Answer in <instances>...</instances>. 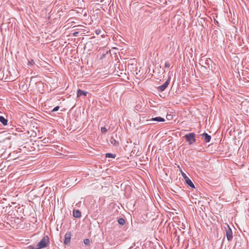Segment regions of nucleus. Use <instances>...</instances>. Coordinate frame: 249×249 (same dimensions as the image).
Here are the masks:
<instances>
[{"instance_id":"nucleus-1","label":"nucleus","mask_w":249,"mask_h":249,"mask_svg":"<svg viewBox=\"0 0 249 249\" xmlns=\"http://www.w3.org/2000/svg\"><path fill=\"white\" fill-rule=\"evenodd\" d=\"M49 237L47 235L45 236L40 241L38 242L36 246V249H41L46 248L49 246Z\"/></svg>"},{"instance_id":"nucleus-2","label":"nucleus","mask_w":249,"mask_h":249,"mask_svg":"<svg viewBox=\"0 0 249 249\" xmlns=\"http://www.w3.org/2000/svg\"><path fill=\"white\" fill-rule=\"evenodd\" d=\"M184 138L190 144H192L196 142L195 134L194 133L186 134Z\"/></svg>"},{"instance_id":"nucleus-3","label":"nucleus","mask_w":249,"mask_h":249,"mask_svg":"<svg viewBox=\"0 0 249 249\" xmlns=\"http://www.w3.org/2000/svg\"><path fill=\"white\" fill-rule=\"evenodd\" d=\"M226 232V237L229 241L232 239V231L228 225H227V228H225Z\"/></svg>"},{"instance_id":"nucleus-4","label":"nucleus","mask_w":249,"mask_h":249,"mask_svg":"<svg viewBox=\"0 0 249 249\" xmlns=\"http://www.w3.org/2000/svg\"><path fill=\"white\" fill-rule=\"evenodd\" d=\"M170 81V78L169 77L168 79L162 85L157 88L158 91L162 92L165 90V89L168 86Z\"/></svg>"},{"instance_id":"nucleus-5","label":"nucleus","mask_w":249,"mask_h":249,"mask_svg":"<svg viewBox=\"0 0 249 249\" xmlns=\"http://www.w3.org/2000/svg\"><path fill=\"white\" fill-rule=\"evenodd\" d=\"M71 231H68L65 235V240L64 244L65 245H68L71 242Z\"/></svg>"},{"instance_id":"nucleus-6","label":"nucleus","mask_w":249,"mask_h":249,"mask_svg":"<svg viewBox=\"0 0 249 249\" xmlns=\"http://www.w3.org/2000/svg\"><path fill=\"white\" fill-rule=\"evenodd\" d=\"M11 157H7L5 159L4 158L3 159L5 160L6 161H10L11 160H13L14 161L15 163H18L19 160L21 161L23 160V159H22L23 157H18L17 158L13 159H11Z\"/></svg>"},{"instance_id":"nucleus-7","label":"nucleus","mask_w":249,"mask_h":249,"mask_svg":"<svg viewBox=\"0 0 249 249\" xmlns=\"http://www.w3.org/2000/svg\"><path fill=\"white\" fill-rule=\"evenodd\" d=\"M202 138L204 139L205 142H209L211 139V136L206 133H204L202 134Z\"/></svg>"},{"instance_id":"nucleus-8","label":"nucleus","mask_w":249,"mask_h":249,"mask_svg":"<svg viewBox=\"0 0 249 249\" xmlns=\"http://www.w3.org/2000/svg\"><path fill=\"white\" fill-rule=\"evenodd\" d=\"M185 181L186 183L188 186H189L190 187H191L192 188H195L194 184H193V183L192 182L191 180L188 177L185 178Z\"/></svg>"},{"instance_id":"nucleus-9","label":"nucleus","mask_w":249,"mask_h":249,"mask_svg":"<svg viewBox=\"0 0 249 249\" xmlns=\"http://www.w3.org/2000/svg\"><path fill=\"white\" fill-rule=\"evenodd\" d=\"M88 93V92L79 89L77 90V97H80L82 95H84L85 96H86Z\"/></svg>"},{"instance_id":"nucleus-10","label":"nucleus","mask_w":249,"mask_h":249,"mask_svg":"<svg viewBox=\"0 0 249 249\" xmlns=\"http://www.w3.org/2000/svg\"><path fill=\"white\" fill-rule=\"evenodd\" d=\"M73 216L75 218H79L81 216V212L79 210H75L73 211Z\"/></svg>"},{"instance_id":"nucleus-11","label":"nucleus","mask_w":249,"mask_h":249,"mask_svg":"<svg viewBox=\"0 0 249 249\" xmlns=\"http://www.w3.org/2000/svg\"><path fill=\"white\" fill-rule=\"evenodd\" d=\"M210 61H211V59H210V58L207 59L205 61L204 65H202V67H203L205 69L209 68H210V64H209Z\"/></svg>"},{"instance_id":"nucleus-12","label":"nucleus","mask_w":249,"mask_h":249,"mask_svg":"<svg viewBox=\"0 0 249 249\" xmlns=\"http://www.w3.org/2000/svg\"><path fill=\"white\" fill-rule=\"evenodd\" d=\"M149 121H158V122H164L165 119L164 118H162L160 117H157L155 118H152L151 120H149Z\"/></svg>"},{"instance_id":"nucleus-13","label":"nucleus","mask_w":249,"mask_h":249,"mask_svg":"<svg viewBox=\"0 0 249 249\" xmlns=\"http://www.w3.org/2000/svg\"><path fill=\"white\" fill-rule=\"evenodd\" d=\"M8 120L3 116H0V122L4 125L7 124Z\"/></svg>"},{"instance_id":"nucleus-14","label":"nucleus","mask_w":249,"mask_h":249,"mask_svg":"<svg viewBox=\"0 0 249 249\" xmlns=\"http://www.w3.org/2000/svg\"><path fill=\"white\" fill-rule=\"evenodd\" d=\"M110 142L113 144V145H117L118 144V142L116 141L115 139L113 138H111L110 139Z\"/></svg>"},{"instance_id":"nucleus-15","label":"nucleus","mask_w":249,"mask_h":249,"mask_svg":"<svg viewBox=\"0 0 249 249\" xmlns=\"http://www.w3.org/2000/svg\"><path fill=\"white\" fill-rule=\"evenodd\" d=\"M118 223L121 225H124L125 223V220L123 218H120L118 220Z\"/></svg>"},{"instance_id":"nucleus-16","label":"nucleus","mask_w":249,"mask_h":249,"mask_svg":"<svg viewBox=\"0 0 249 249\" xmlns=\"http://www.w3.org/2000/svg\"><path fill=\"white\" fill-rule=\"evenodd\" d=\"M101 131L102 133H106L107 132V129L105 127H102L101 128Z\"/></svg>"},{"instance_id":"nucleus-17","label":"nucleus","mask_w":249,"mask_h":249,"mask_svg":"<svg viewBox=\"0 0 249 249\" xmlns=\"http://www.w3.org/2000/svg\"><path fill=\"white\" fill-rule=\"evenodd\" d=\"M84 243L86 245H89L90 244V241L89 239H85L84 240Z\"/></svg>"},{"instance_id":"nucleus-18","label":"nucleus","mask_w":249,"mask_h":249,"mask_svg":"<svg viewBox=\"0 0 249 249\" xmlns=\"http://www.w3.org/2000/svg\"><path fill=\"white\" fill-rule=\"evenodd\" d=\"M59 109V107L57 106L53 109V110H52V112L56 111L58 110Z\"/></svg>"},{"instance_id":"nucleus-19","label":"nucleus","mask_w":249,"mask_h":249,"mask_svg":"<svg viewBox=\"0 0 249 249\" xmlns=\"http://www.w3.org/2000/svg\"><path fill=\"white\" fill-rule=\"evenodd\" d=\"M170 66V64L169 62H166L165 63V67L166 68H168Z\"/></svg>"},{"instance_id":"nucleus-20","label":"nucleus","mask_w":249,"mask_h":249,"mask_svg":"<svg viewBox=\"0 0 249 249\" xmlns=\"http://www.w3.org/2000/svg\"><path fill=\"white\" fill-rule=\"evenodd\" d=\"M79 34V32H75L72 34V36H77Z\"/></svg>"},{"instance_id":"nucleus-21","label":"nucleus","mask_w":249,"mask_h":249,"mask_svg":"<svg viewBox=\"0 0 249 249\" xmlns=\"http://www.w3.org/2000/svg\"><path fill=\"white\" fill-rule=\"evenodd\" d=\"M27 249H36V247H34L33 246H28L27 247Z\"/></svg>"},{"instance_id":"nucleus-22","label":"nucleus","mask_w":249,"mask_h":249,"mask_svg":"<svg viewBox=\"0 0 249 249\" xmlns=\"http://www.w3.org/2000/svg\"><path fill=\"white\" fill-rule=\"evenodd\" d=\"M182 177L184 178V179H185V178L188 177L186 176V175L184 173H183V172H182Z\"/></svg>"},{"instance_id":"nucleus-23","label":"nucleus","mask_w":249,"mask_h":249,"mask_svg":"<svg viewBox=\"0 0 249 249\" xmlns=\"http://www.w3.org/2000/svg\"><path fill=\"white\" fill-rule=\"evenodd\" d=\"M105 156H115L111 153H107Z\"/></svg>"},{"instance_id":"nucleus-24","label":"nucleus","mask_w":249,"mask_h":249,"mask_svg":"<svg viewBox=\"0 0 249 249\" xmlns=\"http://www.w3.org/2000/svg\"><path fill=\"white\" fill-rule=\"evenodd\" d=\"M214 23L216 25H218V24H219V23H218V22L217 20H216L215 19H214Z\"/></svg>"},{"instance_id":"nucleus-25","label":"nucleus","mask_w":249,"mask_h":249,"mask_svg":"<svg viewBox=\"0 0 249 249\" xmlns=\"http://www.w3.org/2000/svg\"><path fill=\"white\" fill-rule=\"evenodd\" d=\"M108 158H115V157L112 156V157H107Z\"/></svg>"},{"instance_id":"nucleus-26","label":"nucleus","mask_w":249,"mask_h":249,"mask_svg":"<svg viewBox=\"0 0 249 249\" xmlns=\"http://www.w3.org/2000/svg\"><path fill=\"white\" fill-rule=\"evenodd\" d=\"M43 141H44V143H46V139H44Z\"/></svg>"},{"instance_id":"nucleus-27","label":"nucleus","mask_w":249,"mask_h":249,"mask_svg":"<svg viewBox=\"0 0 249 249\" xmlns=\"http://www.w3.org/2000/svg\"><path fill=\"white\" fill-rule=\"evenodd\" d=\"M43 141H44V143H46V139H44Z\"/></svg>"},{"instance_id":"nucleus-28","label":"nucleus","mask_w":249,"mask_h":249,"mask_svg":"<svg viewBox=\"0 0 249 249\" xmlns=\"http://www.w3.org/2000/svg\"><path fill=\"white\" fill-rule=\"evenodd\" d=\"M43 141H44V143H46V139H44Z\"/></svg>"},{"instance_id":"nucleus-29","label":"nucleus","mask_w":249,"mask_h":249,"mask_svg":"<svg viewBox=\"0 0 249 249\" xmlns=\"http://www.w3.org/2000/svg\"><path fill=\"white\" fill-rule=\"evenodd\" d=\"M99 34V32H97V31H96V34Z\"/></svg>"},{"instance_id":"nucleus-30","label":"nucleus","mask_w":249,"mask_h":249,"mask_svg":"<svg viewBox=\"0 0 249 249\" xmlns=\"http://www.w3.org/2000/svg\"><path fill=\"white\" fill-rule=\"evenodd\" d=\"M99 34V32H97V31H96V34Z\"/></svg>"},{"instance_id":"nucleus-31","label":"nucleus","mask_w":249,"mask_h":249,"mask_svg":"<svg viewBox=\"0 0 249 249\" xmlns=\"http://www.w3.org/2000/svg\"><path fill=\"white\" fill-rule=\"evenodd\" d=\"M11 153L9 154H8V156H11Z\"/></svg>"}]
</instances>
